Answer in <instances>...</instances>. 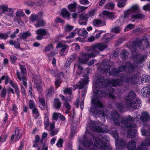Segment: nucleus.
<instances>
[{
    "mask_svg": "<svg viewBox=\"0 0 150 150\" xmlns=\"http://www.w3.org/2000/svg\"><path fill=\"white\" fill-rule=\"evenodd\" d=\"M44 123L45 129L47 130H48V127L49 125V115L47 113H45Z\"/></svg>",
    "mask_w": 150,
    "mask_h": 150,
    "instance_id": "obj_27",
    "label": "nucleus"
},
{
    "mask_svg": "<svg viewBox=\"0 0 150 150\" xmlns=\"http://www.w3.org/2000/svg\"><path fill=\"white\" fill-rule=\"evenodd\" d=\"M110 81L105 79L103 76H100L96 80V85L98 87L104 88L105 91L102 90H97L96 92V97L93 98L91 100L92 104L95 108H101L104 107V105L99 101L101 98L106 96L109 98L114 99L116 98L113 93L114 89L108 86Z\"/></svg>",
    "mask_w": 150,
    "mask_h": 150,
    "instance_id": "obj_1",
    "label": "nucleus"
},
{
    "mask_svg": "<svg viewBox=\"0 0 150 150\" xmlns=\"http://www.w3.org/2000/svg\"><path fill=\"white\" fill-rule=\"evenodd\" d=\"M136 143L135 141L132 140L129 142L127 145V148L129 150H137L138 147L136 148Z\"/></svg>",
    "mask_w": 150,
    "mask_h": 150,
    "instance_id": "obj_17",
    "label": "nucleus"
},
{
    "mask_svg": "<svg viewBox=\"0 0 150 150\" xmlns=\"http://www.w3.org/2000/svg\"><path fill=\"white\" fill-rule=\"evenodd\" d=\"M61 103L59 99L58 98H55L53 101V107L57 109H59L61 106Z\"/></svg>",
    "mask_w": 150,
    "mask_h": 150,
    "instance_id": "obj_25",
    "label": "nucleus"
},
{
    "mask_svg": "<svg viewBox=\"0 0 150 150\" xmlns=\"http://www.w3.org/2000/svg\"><path fill=\"white\" fill-rule=\"evenodd\" d=\"M15 133V135L16 136L15 140L16 141L20 138L22 135L21 134H19V128L18 127L16 128Z\"/></svg>",
    "mask_w": 150,
    "mask_h": 150,
    "instance_id": "obj_37",
    "label": "nucleus"
},
{
    "mask_svg": "<svg viewBox=\"0 0 150 150\" xmlns=\"http://www.w3.org/2000/svg\"><path fill=\"white\" fill-rule=\"evenodd\" d=\"M146 146H150V138L149 137L142 141L137 150H147Z\"/></svg>",
    "mask_w": 150,
    "mask_h": 150,
    "instance_id": "obj_12",
    "label": "nucleus"
},
{
    "mask_svg": "<svg viewBox=\"0 0 150 150\" xmlns=\"http://www.w3.org/2000/svg\"><path fill=\"white\" fill-rule=\"evenodd\" d=\"M31 34L29 31L23 33L21 37L23 39H26L27 37L31 35Z\"/></svg>",
    "mask_w": 150,
    "mask_h": 150,
    "instance_id": "obj_42",
    "label": "nucleus"
},
{
    "mask_svg": "<svg viewBox=\"0 0 150 150\" xmlns=\"http://www.w3.org/2000/svg\"><path fill=\"white\" fill-rule=\"evenodd\" d=\"M50 128L48 129V130L50 132V135L52 136H53L57 134L59 130L57 129L54 130L55 128L54 124L51 123L50 125Z\"/></svg>",
    "mask_w": 150,
    "mask_h": 150,
    "instance_id": "obj_20",
    "label": "nucleus"
},
{
    "mask_svg": "<svg viewBox=\"0 0 150 150\" xmlns=\"http://www.w3.org/2000/svg\"><path fill=\"white\" fill-rule=\"evenodd\" d=\"M61 14L64 17L67 18V19H70V13L66 9H63L61 11Z\"/></svg>",
    "mask_w": 150,
    "mask_h": 150,
    "instance_id": "obj_30",
    "label": "nucleus"
},
{
    "mask_svg": "<svg viewBox=\"0 0 150 150\" xmlns=\"http://www.w3.org/2000/svg\"><path fill=\"white\" fill-rule=\"evenodd\" d=\"M83 78L82 79V82L81 81L77 83L76 86V88L81 89L84 87L85 85L87 84L88 82V77L87 75H84L83 76Z\"/></svg>",
    "mask_w": 150,
    "mask_h": 150,
    "instance_id": "obj_13",
    "label": "nucleus"
},
{
    "mask_svg": "<svg viewBox=\"0 0 150 150\" xmlns=\"http://www.w3.org/2000/svg\"><path fill=\"white\" fill-rule=\"evenodd\" d=\"M39 102L40 104L39 107L42 110H44L46 108V104L45 99L44 98H39Z\"/></svg>",
    "mask_w": 150,
    "mask_h": 150,
    "instance_id": "obj_24",
    "label": "nucleus"
},
{
    "mask_svg": "<svg viewBox=\"0 0 150 150\" xmlns=\"http://www.w3.org/2000/svg\"><path fill=\"white\" fill-rule=\"evenodd\" d=\"M9 43L11 45H13L16 48H19L20 46V43L19 42L13 41L12 40H10L9 41Z\"/></svg>",
    "mask_w": 150,
    "mask_h": 150,
    "instance_id": "obj_39",
    "label": "nucleus"
},
{
    "mask_svg": "<svg viewBox=\"0 0 150 150\" xmlns=\"http://www.w3.org/2000/svg\"><path fill=\"white\" fill-rule=\"evenodd\" d=\"M140 118L143 122H147L149 121L150 119L149 114L146 112H143Z\"/></svg>",
    "mask_w": 150,
    "mask_h": 150,
    "instance_id": "obj_19",
    "label": "nucleus"
},
{
    "mask_svg": "<svg viewBox=\"0 0 150 150\" xmlns=\"http://www.w3.org/2000/svg\"><path fill=\"white\" fill-rule=\"evenodd\" d=\"M63 143V140L62 139H59L58 140L56 145L58 147H61L62 146V143Z\"/></svg>",
    "mask_w": 150,
    "mask_h": 150,
    "instance_id": "obj_51",
    "label": "nucleus"
},
{
    "mask_svg": "<svg viewBox=\"0 0 150 150\" xmlns=\"http://www.w3.org/2000/svg\"><path fill=\"white\" fill-rule=\"evenodd\" d=\"M1 9L2 10L3 12H10L12 10V9L11 8H8L7 6H4L1 5Z\"/></svg>",
    "mask_w": 150,
    "mask_h": 150,
    "instance_id": "obj_46",
    "label": "nucleus"
},
{
    "mask_svg": "<svg viewBox=\"0 0 150 150\" xmlns=\"http://www.w3.org/2000/svg\"><path fill=\"white\" fill-rule=\"evenodd\" d=\"M53 45L52 44H50L48 46H47L44 49L45 52H47L49 51L50 49L53 47Z\"/></svg>",
    "mask_w": 150,
    "mask_h": 150,
    "instance_id": "obj_61",
    "label": "nucleus"
},
{
    "mask_svg": "<svg viewBox=\"0 0 150 150\" xmlns=\"http://www.w3.org/2000/svg\"><path fill=\"white\" fill-rule=\"evenodd\" d=\"M134 27V25L132 24H129L126 27L125 30L128 31V30L132 29Z\"/></svg>",
    "mask_w": 150,
    "mask_h": 150,
    "instance_id": "obj_54",
    "label": "nucleus"
},
{
    "mask_svg": "<svg viewBox=\"0 0 150 150\" xmlns=\"http://www.w3.org/2000/svg\"><path fill=\"white\" fill-rule=\"evenodd\" d=\"M80 20L88 21V15L87 14L83 13L79 15Z\"/></svg>",
    "mask_w": 150,
    "mask_h": 150,
    "instance_id": "obj_38",
    "label": "nucleus"
},
{
    "mask_svg": "<svg viewBox=\"0 0 150 150\" xmlns=\"http://www.w3.org/2000/svg\"><path fill=\"white\" fill-rule=\"evenodd\" d=\"M119 70L120 72H122L124 71H126L127 72V66L123 65L119 67Z\"/></svg>",
    "mask_w": 150,
    "mask_h": 150,
    "instance_id": "obj_48",
    "label": "nucleus"
},
{
    "mask_svg": "<svg viewBox=\"0 0 150 150\" xmlns=\"http://www.w3.org/2000/svg\"><path fill=\"white\" fill-rule=\"evenodd\" d=\"M144 16L141 13H138L137 14L131 16V18L132 19H141L144 18Z\"/></svg>",
    "mask_w": 150,
    "mask_h": 150,
    "instance_id": "obj_40",
    "label": "nucleus"
},
{
    "mask_svg": "<svg viewBox=\"0 0 150 150\" xmlns=\"http://www.w3.org/2000/svg\"><path fill=\"white\" fill-rule=\"evenodd\" d=\"M79 8L80 10H79L78 11V13H79L82 12L84 10L87 9L88 8V7H84L79 6Z\"/></svg>",
    "mask_w": 150,
    "mask_h": 150,
    "instance_id": "obj_63",
    "label": "nucleus"
},
{
    "mask_svg": "<svg viewBox=\"0 0 150 150\" xmlns=\"http://www.w3.org/2000/svg\"><path fill=\"white\" fill-rule=\"evenodd\" d=\"M117 2V6L119 8H123L125 6L127 0H116Z\"/></svg>",
    "mask_w": 150,
    "mask_h": 150,
    "instance_id": "obj_31",
    "label": "nucleus"
},
{
    "mask_svg": "<svg viewBox=\"0 0 150 150\" xmlns=\"http://www.w3.org/2000/svg\"><path fill=\"white\" fill-rule=\"evenodd\" d=\"M136 97V94L133 91H130L125 96L124 98L126 102V105L127 108H129L132 105L130 103L134 101Z\"/></svg>",
    "mask_w": 150,
    "mask_h": 150,
    "instance_id": "obj_9",
    "label": "nucleus"
},
{
    "mask_svg": "<svg viewBox=\"0 0 150 150\" xmlns=\"http://www.w3.org/2000/svg\"><path fill=\"white\" fill-rule=\"evenodd\" d=\"M110 133L116 139L115 145L119 150H121L125 147L126 144L125 141L122 139H117L119 137L117 129L113 128L110 131Z\"/></svg>",
    "mask_w": 150,
    "mask_h": 150,
    "instance_id": "obj_6",
    "label": "nucleus"
},
{
    "mask_svg": "<svg viewBox=\"0 0 150 150\" xmlns=\"http://www.w3.org/2000/svg\"><path fill=\"white\" fill-rule=\"evenodd\" d=\"M95 57V54L92 52L91 53L84 52L81 53L80 56L78 57V61L80 63L85 64L90 57Z\"/></svg>",
    "mask_w": 150,
    "mask_h": 150,
    "instance_id": "obj_8",
    "label": "nucleus"
},
{
    "mask_svg": "<svg viewBox=\"0 0 150 150\" xmlns=\"http://www.w3.org/2000/svg\"><path fill=\"white\" fill-rule=\"evenodd\" d=\"M141 81L143 83L149 81L148 76L145 75H143L141 78Z\"/></svg>",
    "mask_w": 150,
    "mask_h": 150,
    "instance_id": "obj_55",
    "label": "nucleus"
},
{
    "mask_svg": "<svg viewBox=\"0 0 150 150\" xmlns=\"http://www.w3.org/2000/svg\"><path fill=\"white\" fill-rule=\"evenodd\" d=\"M72 89L70 88H66L65 89L63 90L64 93L67 94H68L69 95H71L72 93Z\"/></svg>",
    "mask_w": 150,
    "mask_h": 150,
    "instance_id": "obj_52",
    "label": "nucleus"
},
{
    "mask_svg": "<svg viewBox=\"0 0 150 150\" xmlns=\"http://www.w3.org/2000/svg\"><path fill=\"white\" fill-rule=\"evenodd\" d=\"M132 105L130 106V108H132L134 109H139L141 105V101L140 100L136 99L130 103Z\"/></svg>",
    "mask_w": 150,
    "mask_h": 150,
    "instance_id": "obj_15",
    "label": "nucleus"
},
{
    "mask_svg": "<svg viewBox=\"0 0 150 150\" xmlns=\"http://www.w3.org/2000/svg\"><path fill=\"white\" fill-rule=\"evenodd\" d=\"M110 119L113 120L115 124L117 126L121 123L127 128H132L136 126L135 125H133L128 122V120H133V118L131 116H129L127 117H121L117 112L115 111L112 112Z\"/></svg>",
    "mask_w": 150,
    "mask_h": 150,
    "instance_id": "obj_3",
    "label": "nucleus"
},
{
    "mask_svg": "<svg viewBox=\"0 0 150 150\" xmlns=\"http://www.w3.org/2000/svg\"><path fill=\"white\" fill-rule=\"evenodd\" d=\"M139 7L137 6L134 5L132 6L130 9L129 10V11H131V14L133 12H138L139 11Z\"/></svg>",
    "mask_w": 150,
    "mask_h": 150,
    "instance_id": "obj_44",
    "label": "nucleus"
},
{
    "mask_svg": "<svg viewBox=\"0 0 150 150\" xmlns=\"http://www.w3.org/2000/svg\"><path fill=\"white\" fill-rule=\"evenodd\" d=\"M92 130L97 132L101 133H107L109 131L107 128H102L97 126V123L96 122H93L90 126Z\"/></svg>",
    "mask_w": 150,
    "mask_h": 150,
    "instance_id": "obj_11",
    "label": "nucleus"
},
{
    "mask_svg": "<svg viewBox=\"0 0 150 150\" xmlns=\"http://www.w3.org/2000/svg\"><path fill=\"white\" fill-rule=\"evenodd\" d=\"M32 113L35 115V119H37L40 115V113L38 109L36 108L32 110Z\"/></svg>",
    "mask_w": 150,
    "mask_h": 150,
    "instance_id": "obj_41",
    "label": "nucleus"
},
{
    "mask_svg": "<svg viewBox=\"0 0 150 150\" xmlns=\"http://www.w3.org/2000/svg\"><path fill=\"white\" fill-rule=\"evenodd\" d=\"M101 65L103 68H101L100 71L101 72L103 73L105 72L107 73L108 70H110L111 67L109 62L105 60L103 61Z\"/></svg>",
    "mask_w": 150,
    "mask_h": 150,
    "instance_id": "obj_14",
    "label": "nucleus"
},
{
    "mask_svg": "<svg viewBox=\"0 0 150 150\" xmlns=\"http://www.w3.org/2000/svg\"><path fill=\"white\" fill-rule=\"evenodd\" d=\"M8 37V34L7 33H0V38L2 39H6Z\"/></svg>",
    "mask_w": 150,
    "mask_h": 150,
    "instance_id": "obj_57",
    "label": "nucleus"
},
{
    "mask_svg": "<svg viewBox=\"0 0 150 150\" xmlns=\"http://www.w3.org/2000/svg\"><path fill=\"white\" fill-rule=\"evenodd\" d=\"M96 10L95 9H94L91 11H89L87 14L88 15V16H89L91 17L93 16L95 13Z\"/></svg>",
    "mask_w": 150,
    "mask_h": 150,
    "instance_id": "obj_58",
    "label": "nucleus"
},
{
    "mask_svg": "<svg viewBox=\"0 0 150 150\" xmlns=\"http://www.w3.org/2000/svg\"><path fill=\"white\" fill-rule=\"evenodd\" d=\"M134 60V63L126 62L127 68V72L131 73L134 71L135 69L138 67V65L142 63V62L146 59V56L140 54H137L133 56Z\"/></svg>",
    "mask_w": 150,
    "mask_h": 150,
    "instance_id": "obj_4",
    "label": "nucleus"
},
{
    "mask_svg": "<svg viewBox=\"0 0 150 150\" xmlns=\"http://www.w3.org/2000/svg\"><path fill=\"white\" fill-rule=\"evenodd\" d=\"M115 4L114 3L110 2L107 4L105 6V8L108 9H113L114 8Z\"/></svg>",
    "mask_w": 150,
    "mask_h": 150,
    "instance_id": "obj_43",
    "label": "nucleus"
},
{
    "mask_svg": "<svg viewBox=\"0 0 150 150\" xmlns=\"http://www.w3.org/2000/svg\"><path fill=\"white\" fill-rule=\"evenodd\" d=\"M128 55V51L124 50L122 51V54H120L121 57L123 60H125L127 57Z\"/></svg>",
    "mask_w": 150,
    "mask_h": 150,
    "instance_id": "obj_32",
    "label": "nucleus"
},
{
    "mask_svg": "<svg viewBox=\"0 0 150 150\" xmlns=\"http://www.w3.org/2000/svg\"><path fill=\"white\" fill-rule=\"evenodd\" d=\"M6 90L5 88H3L1 92V97L5 98L6 95Z\"/></svg>",
    "mask_w": 150,
    "mask_h": 150,
    "instance_id": "obj_50",
    "label": "nucleus"
},
{
    "mask_svg": "<svg viewBox=\"0 0 150 150\" xmlns=\"http://www.w3.org/2000/svg\"><path fill=\"white\" fill-rule=\"evenodd\" d=\"M120 72L119 69L115 68L112 69L111 71L112 75L114 76H117L119 75V73Z\"/></svg>",
    "mask_w": 150,
    "mask_h": 150,
    "instance_id": "obj_45",
    "label": "nucleus"
},
{
    "mask_svg": "<svg viewBox=\"0 0 150 150\" xmlns=\"http://www.w3.org/2000/svg\"><path fill=\"white\" fill-rule=\"evenodd\" d=\"M137 133V130L135 129H133L132 130H129L127 132V134L129 137L131 138H134L135 136Z\"/></svg>",
    "mask_w": 150,
    "mask_h": 150,
    "instance_id": "obj_33",
    "label": "nucleus"
},
{
    "mask_svg": "<svg viewBox=\"0 0 150 150\" xmlns=\"http://www.w3.org/2000/svg\"><path fill=\"white\" fill-rule=\"evenodd\" d=\"M143 9L144 10L149 11L150 10V4H148L143 7Z\"/></svg>",
    "mask_w": 150,
    "mask_h": 150,
    "instance_id": "obj_64",
    "label": "nucleus"
},
{
    "mask_svg": "<svg viewBox=\"0 0 150 150\" xmlns=\"http://www.w3.org/2000/svg\"><path fill=\"white\" fill-rule=\"evenodd\" d=\"M43 13L42 12L38 13L37 15L32 14L30 16V19L32 21H38L43 18Z\"/></svg>",
    "mask_w": 150,
    "mask_h": 150,
    "instance_id": "obj_16",
    "label": "nucleus"
},
{
    "mask_svg": "<svg viewBox=\"0 0 150 150\" xmlns=\"http://www.w3.org/2000/svg\"><path fill=\"white\" fill-rule=\"evenodd\" d=\"M59 113L54 112L53 113L52 116V119L53 120L57 121L59 117Z\"/></svg>",
    "mask_w": 150,
    "mask_h": 150,
    "instance_id": "obj_53",
    "label": "nucleus"
},
{
    "mask_svg": "<svg viewBox=\"0 0 150 150\" xmlns=\"http://www.w3.org/2000/svg\"><path fill=\"white\" fill-rule=\"evenodd\" d=\"M29 105L30 108L32 110L36 108L35 105L34 101L31 100H30L29 101Z\"/></svg>",
    "mask_w": 150,
    "mask_h": 150,
    "instance_id": "obj_47",
    "label": "nucleus"
},
{
    "mask_svg": "<svg viewBox=\"0 0 150 150\" xmlns=\"http://www.w3.org/2000/svg\"><path fill=\"white\" fill-rule=\"evenodd\" d=\"M42 18L38 20L36 23L35 24L36 27H40L44 25L45 22Z\"/></svg>",
    "mask_w": 150,
    "mask_h": 150,
    "instance_id": "obj_36",
    "label": "nucleus"
},
{
    "mask_svg": "<svg viewBox=\"0 0 150 150\" xmlns=\"http://www.w3.org/2000/svg\"><path fill=\"white\" fill-rule=\"evenodd\" d=\"M12 63H14L17 59V57L15 55H12L10 57Z\"/></svg>",
    "mask_w": 150,
    "mask_h": 150,
    "instance_id": "obj_62",
    "label": "nucleus"
},
{
    "mask_svg": "<svg viewBox=\"0 0 150 150\" xmlns=\"http://www.w3.org/2000/svg\"><path fill=\"white\" fill-rule=\"evenodd\" d=\"M74 27L72 26L67 25L66 26V29L65 30L66 31H70Z\"/></svg>",
    "mask_w": 150,
    "mask_h": 150,
    "instance_id": "obj_60",
    "label": "nucleus"
},
{
    "mask_svg": "<svg viewBox=\"0 0 150 150\" xmlns=\"http://www.w3.org/2000/svg\"><path fill=\"white\" fill-rule=\"evenodd\" d=\"M35 84L34 86L38 90H40L41 88V87L40 86L41 83V81L39 77H38L36 79H35L34 80Z\"/></svg>",
    "mask_w": 150,
    "mask_h": 150,
    "instance_id": "obj_29",
    "label": "nucleus"
},
{
    "mask_svg": "<svg viewBox=\"0 0 150 150\" xmlns=\"http://www.w3.org/2000/svg\"><path fill=\"white\" fill-rule=\"evenodd\" d=\"M141 93L142 96L146 97L148 94H150V86L143 88L141 90Z\"/></svg>",
    "mask_w": 150,
    "mask_h": 150,
    "instance_id": "obj_26",
    "label": "nucleus"
},
{
    "mask_svg": "<svg viewBox=\"0 0 150 150\" xmlns=\"http://www.w3.org/2000/svg\"><path fill=\"white\" fill-rule=\"evenodd\" d=\"M100 15L102 17H104V16H106L107 18L110 19L115 18L114 13L112 12H110L108 11H103L102 13L100 14Z\"/></svg>",
    "mask_w": 150,
    "mask_h": 150,
    "instance_id": "obj_18",
    "label": "nucleus"
},
{
    "mask_svg": "<svg viewBox=\"0 0 150 150\" xmlns=\"http://www.w3.org/2000/svg\"><path fill=\"white\" fill-rule=\"evenodd\" d=\"M107 47V45L105 43H100L94 45L91 47V50L95 54V57L99 53L100 51H102Z\"/></svg>",
    "mask_w": 150,
    "mask_h": 150,
    "instance_id": "obj_7",
    "label": "nucleus"
},
{
    "mask_svg": "<svg viewBox=\"0 0 150 150\" xmlns=\"http://www.w3.org/2000/svg\"><path fill=\"white\" fill-rule=\"evenodd\" d=\"M102 139L95 137H92L89 141H85L83 143L84 147L87 150H98L97 148L102 150H104L107 146V142L109 140L108 138L106 135L102 137ZM79 150H83L82 148H79Z\"/></svg>",
    "mask_w": 150,
    "mask_h": 150,
    "instance_id": "obj_2",
    "label": "nucleus"
},
{
    "mask_svg": "<svg viewBox=\"0 0 150 150\" xmlns=\"http://www.w3.org/2000/svg\"><path fill=\"white\" fill-rule=\"evenodd\" d=\"M134 47H138L142 49L147 47L149 45L147 40H145L137 39L135 41L132 42Z\"/></svg>",
    "mask_w": 150,
    "mask_h": 150,
    "instance_id": "obj_10",
    "label": "nucleus"
},
{
    "mask_svg": "<svg viewBox=\"0 0 150 150\" xmlns=\"http://www.w3.org/2000/svg\"><path fill=\"white\" fill-rule=\"evenodd\" d=\"M122 30V28L119 26H117L112 28L111 30V32L116 34L119 33Z\"/></svg>",
    "mask_w": 150,
    "mask_h": 150,
    "instance_id": "obj_34",
    "label": "nucleus"
},
{
    "mask_svg": "<svg viewBox=\"0 0 150 150\" xmlns=\"http://www.w3.org/2000/svg\"><path fill=\"white\" fill-rule=\"evenodd\" d=\"M137 75L134 74L133 76L129 75L126 76L123 78V80L118 79H112L110 83L113 86H121L124 84V82L126 83H131L134 84L136 81L137 79Z\"/></svg>",
    "mask_w": 150,
    "mask_h": 150,
    "instance_id": "obj_5",
    "label": "nucleus"
},
{
    "mask_svg": "<svg viewBox=\"0 0 150 150\" xmlns=\"http://www.w3.org/2000/svg\"><path fill=\"white\" fill-rule=\"evenodd\" d=\"M16 15L17 16H23L25 15V13L23 11H18L16 13Z\"/></svg>",
    "mask_w": 150,
    "mask_h": 150,
    "instance_id": "obj_56",
    "label": "nucleus"
},
{
    "mask_svg": "<svg viewBox=\"0 0 150 150\" xmlns=\"http://www.w3.org/2000/svg\"><path fill=\"white\" fill-rule=\"evenodd\" d=\"M36 33L38 35L44 36L47 34V32L45 29L42 28L37 30Z\"/></svg>",
    "mask_w": 150,
    "mask_h": 150,
    "instance_id": "obj_35",
    "label": "nucleus"
},
{
    "mask_svg": "<svg viewBox=\"0 0 150 150\" xmlns=\"http://www.w3.org/2000/svg\"><path fill=\"white\" fill-rule=\"evenodd\" d=\"M93 24L94 26L97 27L104 26L106 24L105 21L102 22L101 20L97 19H94Z\"/></svg>",
    "mask_w": 150,
    "mask_h": 150,
    "instance_id": "obj_21",
    "label": "nucleus"
},
{
    "mask_svg": "<svg viewBox=\"0 0 150 150\" xmlns=\"http://www.w3.org/2000/svg\"><path fill=\"white\" fill-rule=\"evenodd\" d=\"M16 74L18 79L21 81H23V84L26 87L27 83L26 81H27V79L25 77L24 75H22L21 76L19 72L18 71L17 72Z\"/></svg>",
    "mask_w": 150,
    "mask_h": 150,
    "instance_id": "obj_28",
    "label": "nucleus"
},
{
    "mask_svg": "<svg viewBox=\"0 0 150 150\" xmlns=\"http://www.w3.org/2000/svg\"><path fill=\"white\" fill-rule=\"evenodd\" d=\"M77 4L76 2L69 4L67 6L68 10L71 12H74L76 11Z\"/></svg>",
    "mask_w": 150,
    "mask_h": 150,
    "instance_id": "obj_23",
    "label": "nucleus"
},
{
    "mask_svg": "<svg viewBox=\"0 0 150 150\" xmlns=\"http://www.w3.org/2000/svg\"><path fill=\"white\" fill-rule=\"evenodd\" d=\"M45 139H42L41 138V140L39 142L38 144H34L33 146V147H37V150H40L42 149L45 147V144L43 143V140Z\"/></svg>",
    "mask_w": 150,
    "mask_h": 150,
    "instance_id": "obj_22",
    "label": "nucleus"
},
{
    "mask_svg": "<svg viewBox=\"0 0 150 150\" xmlns=\"http://www.w3.org/2000/svg\"><path fill=\"white\" fill-rule=\"evenodd\" d=\"M20 69L22 73L23 74V75H20L21 76L22 75H24L26 72V70L25 67L24 65H22L20 66Z\"/></svg>",
    "mask_w": 150,
    "mask_h": 150,
    "instance_id": "obj_49",
    "label": "nucleus"
},
{
    "mask_svg": "<svg viewBox=\"0 0 150 150\" xmlns=\"http://www.w3.org/2000/svg\"><path fill=\"white\" fill-rule=\"evenodd\" d=\"M141 132L142 134L144 136H149L148 135V130L147 131H146V130L144 129V128H143L141 130Z\"/></svg>",
    "mask_w": 150,
    "mask_h": 150,
    "instance_id": "obj_59",
    "label": "nucleus"
}]
</instances>
